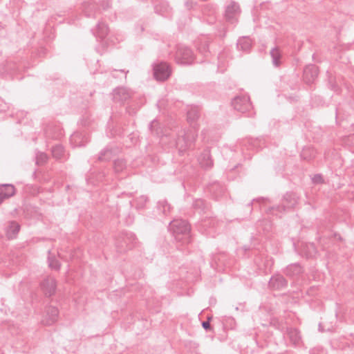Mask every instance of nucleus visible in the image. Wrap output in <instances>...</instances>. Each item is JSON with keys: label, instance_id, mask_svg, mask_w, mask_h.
Returning <instances> with one entry per match:
<instances>
[{"label": "nucleus", "instance_id": "nucleus-35", "mask_svg": "<svg viewBox=\"0 0 354 354\" xmlns=\"http://www.w3.org/2000/svg\"><path fill=\"white\" fill-rule=\"evenodd\" d=\"M120 71L124 74V75H127V73L129 72V71H125L124 70H120Z\"/></svg>", "mask_w": 354, "mask_h": 354}, {"label": "nucleus", "instance_id": "nucleus-22", "mask_svg": "<svg viewBox=\"0 0 354 354\" xmlns=\"http://www.w3.org/2000/svg\"><path fill=\"white\" fill-rule=\"evenodd\" d=\"M270 55L272 59L273 64L276 66H279L280 65V59L281 57L279 49L277 47L273 48L270 50Z\"/></svg>", "mask_w": 354, "mask_h": 354}, {"label": "nucleus", "instance_id": "nucleus-21", "mask_svg": "<svg viewBox=\"0 0 354 354\" xmlns=\"http://www.w3.org/2000/svg\"><path fill=\"white\" fill-rule=\"evenodd\" d=\"M199 118V109L197 106L191 107L187 111V121L194 122Z\"/></svg>", "mask_w": 354, "mask_h": 354}, {"label": "nucleus", "instance_id": "nucleus-25", "mask_svg": "<svg viewBox=\"0 0 354 354\" xmlns=\"http://www.w3.org/2000/svg\"><path fill=\"white\" fill-rule=\"evenodd\" d=\"M113 157V151L111 149H105L100 152L98 157L99 161H109Z\"/></svg>", "mask_w": 354, "mask_h": 354}, {"label": "nucleus", "instance_id": "nucleus-2", "mask_svg": "<svg viewBox=\"0 0 354 354\" xmlns=\"http://www.w3.org/2000/svg\"><path fill=\"white\" fill-rule=\"evenodd\" d=\"M197 136L195 127H192L187 130L182 129L178 135L176 140V147L180 153L185 151L192 147Z\"/></svg>", "mask_w": 354, "mask_h": 354}, {"label": "nucleus", "instance_id": "nucleus-10", "mask_svg": "<svg viewBox=\"0 0 354 354\" xmlns=\"http://www.w3.org/2000/svg\"><path fill=\"white\" fill-rule=\"evenodd\" d=\"M59 311L55 307L49 306L46 308V315L42 319V323L44 325H52L54 324L58 317Z\"/></svg>", "mask_w": 354, "mask_h": 354}, {"label": "nucleus", "instance_id": "nucleus-13", "mask_svg": "<svg viewBox=\"0 0 354 354\" xmlns=\"http://www.w3.org/2000/svg\"><path fill=\"white\" fill-rule=\"evenodd\" d=\"M131 97L129 91L125 88H118L113 92V100L115 102L124 103Z\"/></svg>", "mask_w": 354, "mask_h": 354}, {"label": "nucleus", "instance_id": "nucleus-3", "mask_svg": "<svg viewBox=\"0 0 354 354\" xmlns=\"http://www.w3.org/2000/svg\"><path fill=\"white\" fill-rule=\"evenodd\" d=\"M115 244L120 252H124L136 246L137 239L131 232H123L116 239Z\"/></svg>", "mask_w": 354, "mask_h": 354}, {"label": "nucleus", "instance_id": "nucleus-6", "mask_svg": "<svg viewBox=\"0 0 354 354\" xmlns=\"http://www.w3.org/2000/svg\"><path fill=\"white\" fill-rule=\"evenodd\" d=\"M234 109L241 113L250 111L252 109L250 98L246 95H240L234 97L232 102Z\"/></svg>", "mask_w": 354, "mask_h": 354}, {"label": "nucleus", "instance_id": "nucleus-16", "mask_svg": "<svg viewBox=\"0 0 354 354\" xmlns=\"http://www.w3.org/2000/svg\"><path fill=\"white\" fill-rule=\"evenodd\" d=\"M19 230L20 225L17 223L15 221L10 222L6 229V236L8 239H12L15 238Z\"/></svg>", "mask_w": 354, "mask_h": 354}, {"label": "nucleus", "instance_id": "nucleus-29", "mask_svg": "<svg viewBox=\"0 0 354 354\" xmlns=\"http://www.w3.org/2000/svg\"><path fill=\"white\" fill-rule=\"evenodd\" d=\"M48 263H49V266L53 269L59 270L60 268V264H59V261L55 259L49 257Z\"/></svg>", "mask_w": 354, "mask_h": 354}, {"label": "nucleus", "instance_id": "nucleus-27", "mask_svg": "<svg viewBox=\"0 0 354 354\" xmlns=\"http://www.w3.org/2000/svg\"><path fill=\"white\" fill-rule=\"evenodd\" d=\"M47 159L48 156L46 153L39 152L36 156V163L37 165H43L47 161Z\"/></svg>", "mask_w": 354, "mask_h": 354}, {"label": "nucleus", "instance_id": "nucleus-32", "mask_svg": "<svg viewBox=\"0 0 354 354\" xmlns=\"http://www.w3.org/2000/svg\"><path fill=\"white\" fill-rule=\"evenodd\" d=\"M323 180L322 176L319 174L315 175L313 178V181L315 183H320Z\"/></svg>", "mask_w": 354, "mask_h": 354}, {"label": "nucleus", "instance_id": "nucleus-26", "mask_svg": "<svg viewBox=\"0 0 354 354\" xmlns=\"http://www.w3.org/2000/svg\"><path fill=\"white\" fill-rule=\"evenodd\" d=\"M113 168L116 173L122 172L126 168V162L122 159H118L114 161Z\"/></svg>", "mask_w": 354, "mask_h": 354}, {"label": "nucleus", "instance_id": "nucleus-1", "mask_svg": "<svg viewBox=\"0 0 354 354\" xmlns=\"http://www.w3.org/2000/svg\"><path fill=\"white\" fill-rule=\"evenodd\" d=\"M169 230L177 243H180L181 245H185L190 243V226L188 223L183 219H175L170 222Z\"/></svg>", "mask_w": 354, "mask_h": 354}, {"label": "nucleus", "instance_id": "nucleus-4", "mask_svg": "<svg viewBox=\"0 0 354 354\" xmlns=\"http://www.w3.org/2000/svg\"><path fill=\"white\" fill-rule=\"evenodd\" d=\"M175 59L179 64H191L194 60L192 50L187 46H178L176 53Z\"/></svg>", "mask_w": 354, "mask_h": 354}, {"label": "nucleus", "instance_id": "nucleus-19", "mask_svg": "<svg viewBox=\"0 0 354 354\" xmlns=\"http://www.w3.org/2000/svg\"><path fill=\"white\" fill-rule=\"evenodd\" d=\"M287 335L290 339V341L293 344H297L300 341V335L299 331L295 328H288L287 330Z\"/></svg>", "mask_w": 354, "mask_h": 354}, {"label": "nucleus", "instance_id": "nucleus-9", "mask_svg": "<svg viewBox=\"0 0 354 354\" xmlns=\"http://www.w3.org/2000/svg\"><path fill=\"white\" fill-rule=\"evenodd\" d=\"M288 285L287 280L283 276L277 274L273 275L268 283V286L273 290H281L286 288Z\"/></svg>", "mask_w": 354, "mask_h": 354}, {"label": "nucleus", "instance_id": "nucleus-34", "mask_svg": "<svg viewBox=\"0 0 354 354\" xmlns=\"http://www.w3.org/2000/svg\"><path fill=\"white\" fill-rule=\"evenodd\" d=\"M195 207H201L204 205V201L203 200H197L196 202H195V204H194Z\"/></svg>", "mask_w": 354, "mask_h": 354}, {"label": "nucleus", "instance_id": "nucleus-17", "mask_svg": "<svg viewBox=\"0 0 354 354\" xmlns=\"http://www.w3.org/2000/svg\"><path fill=\"white\" fill-rule=\"evenodd\" d=\"M15 189L12 185H3L0 186V192L3 199L8 198L15 194Z\"/></svg>", "mask_w": 354, "mask_h": 354}, {"label": "nucleus", "instance_id": "nucleus-12", "mask_svg": "<svg viewBox=\"0 0 354 354\" xmlns=\"http://www.w3.org/2000/svg\"><path fill=\"white\" fill-rule=\"evenodd\" d=\"M318 75V68L315 65H309L304 70V79L307 84L312 83Z\"/></svg>", "mask_w": 354, "mask_h": 354}, {"label": "nucleus", "instance_id": "nucleus-8", "mask_svg": "<svg viewBox=\"0 0 354 354\" xmlns=\"http://www.w3.org/2000/svg\"><path fill=\"white\" fill-rule=\"evenodd\" d=\"M56 281L50 276L45 278L41 283V288L46 296L50 297L55 292Z\"/></svg>", "mask_w": 354, "mask_h": 354}, {"label": "nucleus", "instance_id": "nucleus-23", "mask_svg": "<svg viewBox=\"0 0 354 354\" xmlns=\"http://www.w3.org/2000/svg\"><path fill=\"white\" fill-rule=\"evenodd\" d=\"M109 32V28L103 22H100L97 26L96 35L100 38H104Z\"/></svg>", "mask_w": 354, "mask_h": 354}, {"label": "nucleus", "instance_id": "nucleus-37", "mask_svg": "<svg viewBox=\"0 0 354 354\" xmlns=\"http://www.w3.org/2000/svg\"><path fill=\"white\" fill-rule=\"evenodd\" d=\"M177 248H178L179 250H183L182 248H180V245H177Z\"/></svg>", "mask_w": 354, "mask_h": 354}, {"label": "nucleus", "instance_id": "nucleus-31", "mask_svg": "<svg viewBox=\"0 0 354 354\" xmlns=\"http://www.w3.org/2000/svg\"><path fill=\"white\" fill-rule=\"evenodd\" d=\"M198 50L200 53L205 55V53H207L208 51L207 44L206 42L202 44L201 46L198 47Z\"/></svg>", "mask_w": 354, "mask_h": 354}, {"label": "nucleus", "instance_id": "nucleus-30", "mask_svg": "<svg viewBox=\"0 0 354 354\" xmlns=\"http://www.w3.org/2000/svg\"><path fill=\"white\" fill-rule=\"evenodd\" d=\"M308 249L309 250L308 252L306 254V256L308 258H310L314 257V255L316 254V249L315 247V245L313 243H310L307 245Z\"/></svg>", "mask_w": 354, "mask_h": 354}, {"label": "nucleus", "instance_id": "nucleus-20", "mask_svg": "<svg viewBox=\"0 0 354 354\" xmlns=\"http://www.w3.org/2000/svg\"><path fill=\"white\" fill-rule=\"evenodd\" d=\"M316 151L313 147H305L301 153V157L306 160H310L315 156Z\"/></svg>", "mask_w": 354, "mask_h": 354}, {"label": "nucleus", "instance_id": "nucleus-15", "mask_svg": "<svg viewBox=\"0 0 354 354\" xmlns=\"http://www.w3.org/2000/svg\"><path fill=\"white\" fill-rule=\"evenodd\" d=\"M302 272V268L298 263L288 266L285 270V274L290 277L299 276Z\"/></svg>", "mask_w": 354, "mask_h": 354}, {"label": "nucleus", "instance_id": "nucleus-14", "mask_svg": "<svg viewBox=\"0 0 354 354\" xmlns=\"http://www.w3.org/2000/svg\"><path fill=\"white\" fill-rule=\"evenodd\" d=\"M198 162L200 165L205 169H209L213 166V160L209 150H205L198 157Z\"/></svg>", "mask_w": 354, "mask_h": 354}, {"label": "nucleus", "instance_id": "nucleus-28", "mask_svg": "<svg viewBox=\"0 0 354 354\" xmlns=\"http://www.w3.org/2000/svg\"><path fill=\"white\" fill-rule=\"evenodd\" d=\"M84 10L86 15L88 17H90L91 15L90 13V10H92L95 8V5L92 1L84 3L83 5Z\"/></svg>", "mask_w": 354, "mask_h": 354}, {"label": "nucleus", "instance_id": "nucleus-36", "mask_svg": "<svg viewBox=\"0 0 354 354\" xmlns=\"http://www.w3.org/2000/svg\"><path fill=\"white\" fill-rule=\"evenodd\" d=\"M156 123V121H153L151 123V128Z\"/></svg>", "mask_w": 354, "mask_h": 354}, {"label": "nucleus", "instance_id": "nucleus-7", "mask_svg": "<svg viewBox=\"0 0 354 354\" xmlns=\"http://www.w3.org/2000/svg\"><path fill=\"white\" fill-rule=\"evenodd\" d=\"M169 66L165 62L156 64L153 67L154 77L158 81H165L171 75Z\"/></svg>", "mask_w": 354, "mask_h": 354}, {"label": "nucleus", "instance_id": "nucleus-33", "mask_svg": "<svg viewBox=\"0 0 354 354\" xmlns=\"http://www.w3.org/2000/svg\"><path fill=\"white\" fill-rule=\"evenodd\" d=\"M209 320H210V318L209 317L207 321L203 322L202 323V326H203V328L205 330H211V326H210V324H209Z\"/></svg>", "mask_w": 354, "mask_h": 354}, {"label": "nucleus", "instance_id": "nucleus-24", "mask_svg": "<svg viewBox=\"0 0 354 354\" xmlns=\"http://www.w3.org/2000/svg\"><path fill=\"white\" fill-rule=\"evenodd\" d=\"M64 152V148L62 145H57L52 148L53 156L57 160L62 159Z\"/></svg>", "mask_w": 354, "mask_h": 354}, {"label": "nucleus", "instance_id": "nucleus-18", "mask_svg": "<svg viewBox=\"0 0 354 354\" xmlns=\"http://www.w3.org/2000/svg\"><path fill=\"white\" fill-rule=\"evenodd\" d=\"M252 41L249 37H241L238 40L237 48L244 52H248L251 48Z\"/></svg>", "mask_w": 354, "mask_h": 354}, {"label": "nucleus", "instance_id": "nucleus-11", "mask_svg": "<svg viewBox=\"0 0 354 354\" xmlns=\"http://www.w3.org/2000/svg\"><path fill=\"white\" fill-rule=\"evenodd\" d=\"M239 14V6L235 2H232L226 8L225 18L231 23H234L236 20V16Z\"/></svg>", "mask_w": 354, "mask_h": 354}, {"label": "nucleus", "instance_id": "nucleus-5", "mask_svg": "<svg viewBox=\"0 0 354 354\" xmlns=\"http://www.w3.org/2000/svg\"><path fill=\"white\" fill-rule=\"evenodd\" d=\"M297 200L298 198L295 194L287 193L282 199L281 205L272 207L270 211L272 213H274V212H281L282 209L286 211V209L294 208L297 204Z\"/></svg>", "mask_w": 354, "mask_h": 354}]
</instances>
